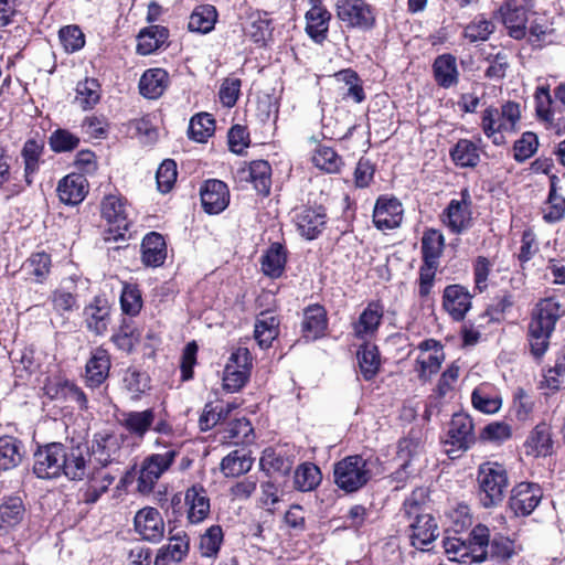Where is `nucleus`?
Wrapping results in <instances>:
<instances>
[{
	"mask_svg": "<svg viewBox=\"0 0 565 565\" xmlns=\"http://www.w3.org/2000/svg\"><path fill=\"white\" fill-rule=\"evenodd\" d=\"M564 313L565 309L555 298L543 299L536 305L529 323L530 350L536 359L547 351L555 324Z\"/></svg>",
	"mask_w": 565,
	"mask_h": 565,
	"instance_id": "obj_1",
	"label": "nucleus"
},
{
	"mask_svg": "<svg viewBox=\"0 0 565 565\" xmlns=\"http://www.w3.org/2000/svg\"><path fill=\"white\" fill-rule=\"evenodd\" d=\"M424 492L423 489H417L404 502L405 514L409 520L408 537L411 545L422 551L439 536L436 519L429 513L419 512L418 500L424 498Z\"/></svg>",
	"mask_w": 565,
	"mask_h": 565,
	"instance_id": "obj_2",
	"label": "nucleus"
},
{
	"mask_svg": "<svg viewBox=\"0 0 565 565\" xmlns=\"http://www.w3.org/2000/svg\"><path fill=\"white\" fill-rule=\"evenodd\" d=\"M376 463L377 459L348 456L334 465V482L347 493L355 492L371 480Z\"/></svg>",
	"mask_w": 565,
	"mask_h": 565,
	"instance_id": "obj_3",
	"label": "nucleus"
},
{
	"mask_svg": "<svg viewBox=\"0 0 565 565\" xmlns=\"http://www.w3.org/2000/svg\"><path fill=\"white\" fill-rule=\"evenodd\" d=\"M475 440L471 417L465 413L454 414L444 440L445 452L451 459L458 458L475 444Z\"/></svg>",
	"mask_w": 565,
	"mask_h": 565,
	"instance_id": "obj_4",
	"label": "nucleus"
},
{
	"mask_svg": "<svg viewBox=\"0 0 565 565\" xmlns=\"http://www.w3.org/2000/svg\"><path fill=\"white\" fill-rule=\"evenodd\" d=\"M337 17L349 29L367 31L375 25L374 8L365 0H338Z\"/></svg>",
	"mask_w": 565,
	"mask_h": 565,
	"instance_id": "obj_5",
	"label": "nucleus"
},
{
	"mask_svg": "<svg viewBox=\"0 0 565 565\" xmlns=\"http://www.w3.org/2000/svg\"><path fill=\"white\" fill-rule=\"evenodd\" d=\"M64 462V444L51 443L34 452L33 472L40 479H54L62 475Z\"/></svg>",
	"mask_w": 565,
	"mask_h": 565,
	"instance_id": "obj_6",
	"label": "nucleus"
},
{
	"mask_svg": "<svg viewBox=\"0 0 565 565\" xmlns=\"http://www.w3.org/2000/svg\"><path fill=\"white\" fill-rule=\"evenodd\" d=\"M178 454L179 450L170 449L164 454L147 457L137 479L138 491L143 494L151 492L159 478L171 467Z\"/></svg>",
	"mask_w": 565,
	"mask_h": 565,
	"instance_id": "obj_7",
	"label": "nucleus"
},
{
	"mask_svg": "<svg viewBox=\"0 0 565 565\" xmlns=\"http://www.w3.org/2000/svg\"><path fill=\"white\" fill-rule=\"evenodd\" d=\"M102 215L110 225L109 234L114 233L113 239H124L131 225L126 201L117 195H107L102 202ZM110 239V236L106 237V241Z\"/></svg>",
	"mask_w": 565,
	"mask_h": 565,
	"instance_id": "obj_8",
	"label": "nucleus"
},
{
	"mask_svg": "<svg viewBox=\"0 0 565 565\" xmlns=\"http://www.w3.org/2000/svg\"><path fill=\"white\" fill-rule=\"evenodd\" d=\"M542 498L543 491L537 483L521 482L512 489L509 509L515 516H527L540 504Z\"/></svg>",
	"mask_w": 565,
	"mask_h": 565,
	"instance_id": "obj_9",
	"label": "nucleus"
},
{
	"mask_svg": "<svg viewBox=\"0 0 565 565\" xmlns=\"http://www.w3.org/2000/svg\"><path fill=\"white\" fill-rule=\"evenodd\" d=\"M419 355L416 360L418 376L420 380H428L436 374L445 360L443 345L434 340L428 339L419 343Z\"/></svg>",
	"mask_w": 565,
	"mask_h": 565,
	"instance_id": "obj_10",
	"label": "nucleus"
},
{
	"mask_svg": "<svg viewBox=\"0 0 565 565\" xmlns=\"http://www.w3.org/2000/svg\"><path fill=\"white\" fill-rule=\"evenodd\" d=\"M201 202L204 211L209 214H218L230 203V191L221 180L212 179L203 183L200 190Z\"/></svg>",
	"mask_w": 565,
	"mask_h": 565,
	"instance_id": "obj_11",
	"label": "nucleus"
},
{
	"mask_svg": "<svg viewBox=\"0 0 565 565\" xmlns=\"http://www.w3.org/2000/svg\"><path fill=\"white\" fill-rule=\"evenodd\" d=\"M135 529L143 540L157 543L164 535V522L154 508H143L135 515Z\"/></svg>",
	"mask_w": 565,
	"mask_h": 565,
	"instance_id": "obj_12",
	"label": "nucleus"
},
{
	"mask_svg": "<svg viewBox=\"0 0 565 565\" xmlns=\"http://www.w3.org/2000/svg\"><path fill=\"white\" fill-rule=\"evenodd\" d=\"M472 296L461 285H449L444 289L443 307L452 320L461 321L471 308Z\"/></svg>",
	"mask_w": 565,
	"mask_h": 565,
	"instance_id": "obj_13",
	"label": "nucleus"
},
{
	"mask_svg": "<svg viewBox=\"0 0 565 565\" xmlns=\"http://www.w3.org/2000/svg\"><path fill=\"white\" fill-rule=\"evenodd\" d=\"M403 209L395 198L380 196L373 211V222L379 230H392L399 225Z\"/></svg>",
	"mask_w": 565,
	"mask_h": 565,
	"instance_id": "obj_14",
	"label": "nucleus"
},
{
	"mask_svg": "<svg viewBox=\"0 0 565 565\" xmlns=\"http://www.w3.org/2000/svg\"><path fill=\"white\" fill-rule=\"evenodd\" d=\"M184 502L186 505V518L191 524H199L207 519L211 511L210 498L206 490L194 484L185 491Z\"/></svg>",
	"mask_w": 565,
	"mask_h": 565,
	"instance_id": "obj_15",
	"label": "nucleus"
},
{
	"mask_svg": "<svg viewBox=\"0 0 565 565\" xmlns=\"http://www.w3.org/2000/svg\"><path fill=\"white\" fill-rule=\"evenodd\" d=\"M64 451L65 462L63 463L62 475L71 480H83L87 471L88 446L85 444L64 445Z\"/></svg>",
	"mask_w": 565,
	"mask_h": 565,
	"instance_id": "obj_16",
	"label": "nucleus"
},
{
	"mask_svg": "<svg viewBox=\"0 0 565 565\" xmlns=\"http://www.w3.org/2000/svg\"><path fill=\"white\" fill-rule=\"evenodd\" d=\"M154 420V409L147 408L143 411L124 412L119 424L131 437L142 440L147 433L151 430Z\"/></svg>",
	"mask_w": 565,
	"mask_h": 565,
	"instance_id": "obj_17",
	"label": "nucleus"
},
{
	"mask_svg": "<svg viewBox=\"0 0 565 565\" xmlns=\"http://www.w3.org/2000/svg\"><path fill=\"white\" fill-rule=\"evenodd\" d=\"M500 14L511 38L521 40L525 36L527 17L522 4L515 0H509L500 8Z\"/></svg>",
	"mask_w": 565,
	"mask_h": 565,
	"instance_id": "obj_18",
	"label": "nucleus"
},
{
	"mask_svg": "<svg viewBox=\"0 0 565 565\" xmlns=\"http://www.w3.org/2000/svg\"><path fill=\"white\" fill-rule=\"evenodd\" d=\"M110 365L108 352L103 348L95 349L85 366L86 385L92 388L99 387L109 376Z\"/></svg>",
	"mask_w": 565,
	"mask_h": 565,
	"instance_id": "obj_19",
	"label": "nucleus"
},
{
	"mask_svg": "<svg viewBox=\"0 0 565 565\" xmlns=\"http://www.w3.org/2000/svg\"><path fill=\"white\" fill-rule=\"evenodd\" d=\"M327 215L323 207H302L296 214V224L307 239L316 238L324 228Z\"/></svg>",
	"mask_w": 565,
	"mask_h": 565,
	"instance_id": "obj_20",
	"label": "nucleus"
},
{
	"mask_svg": "<svg viewBox=\"0 0 565 565\" xmlns=\"http://www.w3.org/2000/svg\"><path fill=\"white\" fill-rule=\"evenodd\" d=\"M56 191L61 202L68 205H76L86 196V178L82 173L67 174L58 182Z\"/></svg>",
	"mask_w": 565,
	"mask_h": 565,
	"instance_id": "obj_21",
	"label": "nucleus"
},
{
	"mask_svg": "<svg viewBox=\"0 0 565 565\" xmlns=\"http://www.w3.org/2000/svg\"><path fill=\"white\" fill-rule=\"evenodd\" d=\"M384 313L383 306L377 301L370 302L353 323V332L358 339H364L374 334L382 321Z\"/></svg>",
	"mask_w": 565,
	"mask_h": 565,
	"instance_id": "obj_22",
	"label": "nucleus"
},
{
	"mask_svg": "<svg viewBox=\"0 0 565 565\" xmlns=\"http://www.w3.org/2000/svg\"><path fill=\"white\" fill-rule=\"evenodd\" d=\"M445 553L449 561L458 563H481L482 552L477 553V548L471 543L461 537H445L443 541Z\"/></svg>",
	"mask_w": 565,
	"mask_h": 565,
	"instance_id": "obj_23",
	"label": "nucleus"
},
{
	"mask_svg": "<svg viewBox=\"0 0 565 565\" xmlns=\"http://www.w3.org/2000/svg\"><path fill=\"white\" fill-rule=\"evenodd\" d=\"M25 514V507L18 495L2 499L0 503V531L7 533L18 526Z\"/></svg>",
	"mask_w": 565,
	"mask_h": 565,
	"instance_id": "obj_24",
	"label": "nucleus"
},
{
	"mask_svg": "<svg viewBox=\"0 0 565 565\" xmlns=\"http://www.w3.org/2000/svg\"><path fill=\"white\" fill-rule=\"evenodd\" d=\"M142 263L146 266H161L167 257V245L163 236L157 232L147 234L141 244Z\"/></svg>",
	"mask_w": 565,
	"mask_h": 565,
	"instance_id": "obj_25",
	"label": "nucleus"
},
{
	"mask_svg": "<svg viewBox=\"0 0 565 565\" xmlns=\"http://www.w3.org/2000/svg\"><path fill=\"white\" fill-rule=\"evenodd\" d=\"M119 451V444L116 436L111 434H96L92 441L89 457L100 466L106 467Z\"/></svg>",
	"mask_w": 565,
	"mask_h": 565,
	"instance_id": "obj_26",
	"label": "nucleus"
},
{
	"mask_svg": "<svg viewBox=\"0 0 565 565\" xmlns=\"http://www.w3.org/2000/svg\"><path fill=\"white\" fill-rule=\"evenodd\" d=\"M443 221L452 233L462 232L470 225L471 221L469 203L465 199L461 201L451 200L444 213Z\"/></svg>",
	"mask_w": 565,
	"mask_h": 565,
	"instance_id": "obj_27",
	"label": "nucleus"
},
{
	"mask_svg": "<svg viewBox=\"0 0 565 565\" xmlns=\"http://www.w3.org/2000/svg\"><path fill=\"white\" fill-rule=\"evenodd\" d=\"M433 71L435 81L440 87L449 88L458 84L457 61L451 54L437 56L433 64Z\"/></svg>",
	"mask_w": 565,
	"mask_h": 565,
	"instance_id": "obj_28",
	"label": "nucleus"
},
{
	"mask_svg": "<svg viewBox=\"0 0 565 565\" xmlns=\"http://www.w3.org/2000/svg\"><path fill=\"white\" fill-rule=\"evenodd\" d=\"M330 19V12L321 6H313L306 13V31L315 42L322 43L327 39Z\"/></svg>",
	"mask_w": 565,
	"mask_h": 565,
	"instance_id": "obj_29",
	"label": "nucleus"
},
{
	"mask_svg": "<svg viewBox=\"0 0 565 565\" xmlns=\"http://www.w3.org/2000/svg\"><path fill=\"white\" fill-rule=\"evenodd\" d=\"M287 250L278 242L273 243L260 258L263 273L270 278H278L285 270Z\"/></svg>",
	"mask_w": 565,
	"mask_h": 565,
	"instance_id": "obj_30",
	"label": "nucleus"
},
{
	"mask_svg": "<svg viewBox=\"0 0 565 565\" xmlns=\"http://www.w3.org/2000/svg\"><path fill=\"white\" fill-rule=\"evenodd\" d=\"M23 457L24 446L21 440L12 436L0 437V471L18 467Z\"/></svg>",
	"mask_w": 565,
	"mask_h": 565,
	"instance_id": "obj_31",
	"label": "nucleus"
},
{
	"mask_svg": "<svg viewBox=\"0 0 565 565\" xmlns=\"http://www.w3.org/2000/svg\"><path fill=\"white\" fill-rule=\"evenodd\" d=\"M169 30L162 25H150L138 34L137 52L149 55L160 49L168 40Z\"/></svg>",
	"mask_w": 565,
	"mask_h": 565,
	"instance_id": "obj_32",
	"label": "nucleus"
},
{
	"mask_svg": "<svg viewBox=\"0 0 565 565\" xmlns=\"http://www.w3.org/2000/svg\"><path fill=\"white\" fill-rule=\"evenodd\" d=\"M279 334V320L269 312H260L254 327V338L259 348L267 349Z\"/></svg>",
	"mask_w": 565,
	"mask_h": 565,
	"instance_id": "obj_33",
	"label": "nucleus"
},
{
	"mask_svg": "<svg viewBox=\"0 0 565 565\" xmlns=\"http://www.w3.org/2000/svg\"><path fill=\"white\" fill-rule=\"evenodd\" d=\"M301 328L307 340L320 338L327 329L326 310L319 305L308 307L303 313Z\"/></svg>",
	"mask_w": 565,
	"mask_h": 565,
	"instance_id": "obj_34",
	"label": "nucleus"
},
{
	"mask_svg": "<svg viewBox=\"0 0 565 565\" xmlns=\"http://www.w3.org/2000/svg\"><path fill=\"white\" fill-rule=\"evenodd\" d=\"M477 495L479 502L484 508H490L494 503V465L484 462L480 465L477 476Z\"/></svg>",
	"mask_w": 565,
	"mask_h": 565,
	"instance_id": "obj_35",
	"label": "nucleus"
},
{
	"mask_svg": "<svg viewBox=\"0 0 565 565\" xmlns=\"http://www.w3.org/2000/svg\"><path fill=\"white\" fill-rule=\"evenodd\" d=\"M552 447L551 430L544 423L536 425L525 441L526 454L534 457H545L550 455Z\"/></svg>",
	"mask_w": 565,
	"mask_h": 565,
	"instance_id": "obj_36",
	"label": "nucleus"
},
{
	"mask_svg": "<svg viewBox=\"0 0 565 565\" xmlns=\"http://www.w3.org/2000/svg\"><path fill=\"white\" fill-rule=\"evenodd\" d=\"M253 459L243 449H236L225 456L220 465L221 472L227 478L239 477L252 469Z\"/></svg>",
	"mask_w": 565,
	"mask_h": 565,
	"instance_id": "obj_37",
	"label": "nucleus"
},
{
	"mask_svg": "<svg viewBox=\"0 0 565 565\" xmlns=\"http://www.w3.org/2000/svg\"><path fill=\"white\" fill-rule=\"evenodd\" d=\"M168 74L162 68H151L143 73L139 82L142 96L154 99L162 95L167 87Z\"/></svg>",
	"mask_w": 565,
	"mask_h": 565,
	"instance_id": "obj_38",
	"label": "nucleus"
},
{
	"mask_svg": "<svg viewBox=\"0 0 565 565\" xmlns=\"http://www.w3.org/2000/svg\"><path fill=\"white\" fill-rule=\"evenodd\" d=\"M217 11L214 6H198L190 15L188 28L191 32L206 34L214 29Z\"/></svg>",
	"mask_w": 565,
	"mask_h": 565,
	"instance_id": "obj_39",
	"label": "nucleus"
},
{
	"mask_svg": "<svg viewBox=\"0 0 565 565\" xmlns=\"http://www.w3.org/2000/svg\"><path fill=\"white\" fill-rule=\"evenodd\" d=\"M444 236L437 230H428L422 238L423 265H431L438 267V259L444 249Z\"/></svg>",
	"mask_w": 565,
	"mask_h": 565,
	"instance_id": "obj_40",
	"label": "nucleus"
},
{
	"mask_svg": "<svg viewBox=\"0 0 565 565\" xmlns=\"http://www.w3.org/2000/svg\"><path fill=\"white\" fill-rule=\"evenodd\" d=\"M360 372L365 381L372 380L380 370V355L375 345L365 343L356 352Z\"/></svg>",
	"mask_w": 565,
	"mask_h": 565,
	"instance_id": "obj_41",
	"label": "nucleus"
},
{
	"mask_svg": "<svg viewBox=\"0 0 565 565\" xmlns=\"http://www.w3.org/2000/svg\"><path fill=\"white\" fill-rule=\"evenodd\" d=\"M321 471L312 462H303L297 467L294 476L295 488L307 492L316 489L321 482Z\"/></svg>",
	"mask_w": 565,
	"mask_h": 565,
	"instance_id": "obj_42",
	"label": "nucleus"
},
{
	"mask_svg": "<svg viewBox=\"0 0 565 565\" xmlns=\"http://www.w3.org/2000/svg\"><path fill=\"white\" fill-rule=\"evenodd\" d=\"M292 465V459L273 448H266L259 459V467L267 475L278 472L286 476L290 472Z\"/></svg>",
	"mask_w": 565,
	"mask_h": 565,
	"instance_id": "obj_43",
	"label": "nucleus"
},
{
	"mask_svg": "<svg viewBox=\"0 0 565 565\" xmlns=\"http://www.w3.org/2000/svg\"><path fill=\"white\" fill-rule=\"evenodd\" d=\"M215 120L212 115L201 113L194 115L190 119L188 135L189 138L196 142H206V140L214 134Z\"/></svg>",
	"mask_w": 565,
	"mask_h": 565,
	"instance_id": "obj_44",
	"label": "nucleus"
},
{
	"mask_svg": "<svg viewBox=\"0 0 565 565\" xmlns=\"http://www.w3.org/2000/svg\"><path fill=\"white\" fill-rule=\"evenodd\" d=\"M244 32L255 43H260L270 34V20L267 13L255 11L248 14Z\"/></svg>",
	"mask_w": 565,
	"mask_h": 565,
	"instance_id": "obj_45",
	"label": "nucleus"
},
{
	"mask_svg": "<svg viewBox=\"0 0 565 565\" xmlns=\"http://www.w3.org/2000/svg\"><path fill=\"white\" fill-rule=\"evenodd\" d=\"M224 540L223 530L220 525H211L200 536L199 551L202 557L216 558Z\"/></svg>",
	"mask_w": 565,
	"mask_h": 565,
	"instance_id": "obj_46",
	"label": "nucleus"
},
{
	"mask_svg": "<svg viewBox=\"0 0 565 565\" xmlns=\"http://www.w3.org/2000/svg\"><path fill=\"white\" fill-rule=\"evenodd\" d=\"M51 256L44 252L35 253L23 264V271L35 282H42L49 275Z\"/></svg>",
	"mask_w": 565,
	"mask_h": 565,
	"instance_id": "obj_47",
	"label": "nucleus"
},
{
	"mask_svg": "<svg viewBox=\"0 0 565 565\" xmlns=\"http://www.w3.org/2000/svg\"><path fill=\"white\" fill-rule=\"evenodd\" d=\"M190 550V539L185 533H178L170 537L169 543L159 550V553L171 563H181Z\"/></svg>",
	"mask_w": 565,
	"mask_h": 565,
	"instance_id": "obj_48",
	"label": "nucleus"
},
{
	"mask_svg": "<svg viewBox=\"0 0 565 565\" xmlns=\"http://www.w3.org/2000/svg\"><path fill=\"white\" fill-rule=\"evenodd\" d=\"M312 163L327 173H337L342 166L341 157L330 147L319 146L311 158Z\"/></svg>",
	"mask_w": 565,
	"mask_h": 565,
	"instance_id": "obj_49",
	"label": "nucleus"
},
{
	"mask_svg": "<svg viewBox=\"0 0 565 565\" xmlns=\"http://www.w3.org/2000/svg\"><path fill=\"white\" fill-rule=\"evenodd\" d=\"M454 162L460 167H475L479 161V149L470 140H459L450 151Z\"/></svg>",
	"mask_w": 565,
	"mask_h": 565,
	"instance_id": "obj_50",
	"label": "nucleus"
},
{
	"mask_svg": "<svg viewBox=\"0 0 565 565\" xmlns=\"http://www.w3.org/2000/svg\"><path fill=\"white\" fill-rule=\"evenodd\" d=\"M271 168L265 160L253 161L248 169L249 180L254 188L262 194L267 195L270 191Z\"/></svg>",
	"mask_w": 565,
	"mask_h": 565,
	"instance_id": "obj_51",
	"label": "nucleus"
},
{
	"mask_svg": "<svg viewBox=\"0 0 565 565\" xmlns=\"http://www.w3.org/2000/svg\"><path fill=\"white\" fill-rule=\"evenodd\" d=\"M43 151V146L34 139L28 140L21 151L24 161V177L28 184L32 183L31 175L39 169L40 156Z\"/></svg>",
	"mask_w": 565,
	"mask_h": 565,
	"instance_id": "obj_52",
	"label": "nucleus"
},
{
	"mask_svg": "<svg viewBox=\"0 0 565 565\" xmlns=\"http://www.w3.org/2000/svg\"><path fill=\"white\" fill-rule=\"evenodd\" d=\"M472 406L484 414L494 413V386L491 383H481L471 394Z\"/></svg>",
	"mask_w": 565,
	"mask_h": 565,
	"instance_id": "obj_53",
	"label": "nucleus"
},
{
	"mask_svg": "<svg viewBox=\"0 0 565 565\" xmlns=\"http://www.w3.org/2000/svg\"><path fill=\"white\" fill-rule=\"evenodd\" d=\"M150 379L147 373L136 369H128L124 376L125 388L131 393V398L138 401L150 388Z\"/></svg>",
	"mask_w": 565,
	"mask_h": 565,
	"instance_id": "obj_54",
	"label": "nucleus"
},
{
	"mask_svg": "<svg viewBox=\"0 0 565 565\" xmlns=\"http://www.w3.org/2000/svg\"><path fill=\"white\" fill-rule=\"evenodd\" d=\"M76 92V100L84 109L93 108L100 98L99 84L93 78H86L85 81L79 82L77 84Z\"/></svg>",
	"mask_w": 565,
	"mask_h": 565,
	"instance_id": "obj_55",
	"label": "nucleus"
},
{
	"mask_svg": "<svg viewBox=\"0 0 565 565\" xmlns=\"http://www.w3.org/2000/svg\"><path fill=\"white\" fill-rule=\"evenodd\" d=\"M87 328L96 334L106 332L109 322V308L106 305L86 308Z\"/></svg>",
	"mask_w": 565,
	"mask_h": 565,
	"instance_id": "obj_56",
	"label": "nucleus"
},
{
	"mask_svg": "<svg viewBox=\"0 0 565 565\" xmlns=\"http://www.w3.org/2000/svg\"><path fill=\"white\" fill-rule=\"evenodd\" d=\"M51 149L56 152L72 151L79 145V137L66 129H56L49 138Z\"/></svg>",
	"mask_w": 565,
	"mask_h": 565,
	"instance_id": "obj_57",
	"label": "nucleus"
},
{
	"mask_svg": "<svg viewBox=\"0 0 565 565\" xmlns=\"http://www.w3.org/2000/svg\"><path fill=\"white\" fill-rule=\"evenodd\" d=\"M120 305L125 313L136 316L142 307L141 292L135 285H124L120 295Z\"/></svg>",
	"mask_w": 565,
	"mask_h": 565,
	"instance_id": "obj_58",
	"label": "nucleus"
},
{
	"mask_svg": "<svg viewBox=\"0 0 565 565\" xmlns=\"http://www.w3.org/2000/svg\"><path fill=\"white\" fill-rule=\"evenodd\" d=\"M177 164L173 160H164L158 168L156 180L158 190L161 193L169 192L177 180Z\"/></svg>",
	"mask_w": 565,
	"mask_h": 565,
	"instance_id": "obj_59",
	"label": "nucleus"
},
{
	"mask_svg": "<svg viewBox=\"0 0 565 565\" xmlns=\"http://www.w3.org/2000/svg\"><path fill=\"white\" fill-rule=\"evenodd\" d=\"M60 41L66 52L81 50L85 44L83 32L77 25H67L58 32Z\"/></svg>",
	"mask_w": 565,
	"mask_h": 565,
	"instance_id": "obj_60",
	"label": "nucleus"
},
{
	"mask_svg": "<svg viewBox=\"0 0 565 565\" xmlns=\"http://www.w3.org/2000/svg\"><path fill=\"white\" fill-rule=\"evenodd\" d=\"M534 97L537 117L543 121L552 122L554 119V114L551 109L552 96L550 94V86H539Z\"/></svg>",
	"mask_w": 565,
	"mask_h": 565,
	"instance_id": "obj_61",
	"label": "nucleus"
},
{
	"mask_svg": "<svg viewBox=\"0 0 565 565\" xmlns=\"http://www.w3.org/2000/svg\"><path fill=\"white\" fill-rule=\"evenodd\" d=\"M249 371L238 370L234 364H226L224 369L223 385L230 392L239 391L247 382Z\"/></svg>",
	"mask_w": 565,
	"mask_h": 565,
	"instance_id": "obj_62",
	"label": "nucleus"
},
{
	"mask_svg": "<svg viewBox=\"0 0 565 565\" xmlns=\"http://www.w3.org/2000/svg\"><path fill=\"white\" fill-rule=\"evenodd\" d=\"M537 137L533 132H524L514 143V158L519 162H523L532 157L537 150Z\"/></svg>",
	"mask_w": 565,
	"mask_h": 565,
	"instance_id": "obj_63",
	"label": "nucleus"
},
{
	"mask_svg": "<svg viewBox=\"0 0 565 565\" xmlns=\"http://www.w3.org/2000/svg\"><path fill=\"white\" fill-rule=\"evenodd\" d=\"M450 527L455 533L469 529L472 524V516L467 504L459 503L448 513Z\"/></svg>",
	"mask_w": 565,
	"mask_h": 565,
	"instance_id": "obj_64",
	"label": "nucleus"
}]
</instances>
